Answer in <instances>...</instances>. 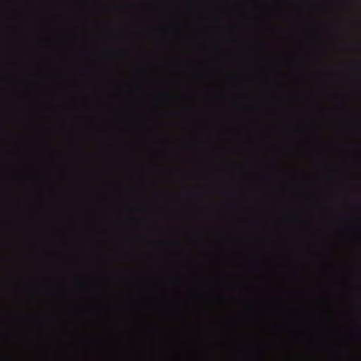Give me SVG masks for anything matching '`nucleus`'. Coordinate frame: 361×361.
Returning <instances> with one entry per match:
<instances>
[{
	"instance_id": "obj_1",
	"label": "nucleus",
	"mask_w": 361,
	"mask_h": 361,
	"mask_svg": "<svg viewBox=\"0 0 361 361\" xmlns=\"http://www.w3.org/2000/svg\"><path fill=\"white\" fill-rule=\"evenodd\" d=\"M353 68H354L356 71H360V65L356 64L353 66Z\"/></svg>"
}]
</instances>
